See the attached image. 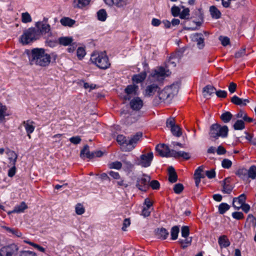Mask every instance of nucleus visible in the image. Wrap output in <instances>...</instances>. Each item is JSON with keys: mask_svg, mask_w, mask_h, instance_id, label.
Instances as JSON below:
<instances>
[{"mask_svg": "<svg viewBox=\"0 0 256 256\" xmlns=\"http://www.w3.org/2000/svg\"><path fill=\"white\" fill-rule=\"evenodd\" d=\"M29 62L30 65H36L40 66H48L50 62V54L46 53L44 48H34L31 51L28 50Z\"/></svg>", "mask_w": 256, "mask_h": 256, "instance_id": "obj_1", "label": "nucleus"}, {"mask_svg": "<svg viewBox=\"0 0 256 256\" xmlns=\"http://www.w3.org/2000/svg\"><path fill=\"white\" fill-rule=\"evenodd\" d=\"M90 60L98 68L102 70L107 69L110 65L106 52L94 53L91 56Z\"/></svg>", "mask_w": 256, "mask_h": 256, "instance_id": "obj_2", "label": "nucleus"}, {"mask_svg": "<svg viewBox=\"0 0 256 256\" xmlns=\"http://www.w3.org/2000/svg\"><path fill=\"white\" fill-rule=\"evenodd\" d=\"M228 132V127L226 126H221L218 124H214L210 127L209 134L210 138L216 140L219 137L226 138Z\"/></svg>", "mask_w": 256, "mask_h": 256, "instance_id": "obj_3", "label": "nucleus"}, {"mask_svg": "<svg viewBox=\"0 0 256 256\" xmlns=\"http://www.w3.org/2000/svg\"><path fill=\"white\" fill-rule=\"evenodd\" d=\"M38 38V32L34 28H30L21 36L20 42L23 44H27Z\"/></svg>", "mask_w": 256, "mask_h": 256, "instance_id": "obj_4", "label": "nucleus"}, {"mask_svg": "<svg viewBox=\"0 0 256 256\" xmlns=\"http://www.w3.org/2000/svg\"><path fill=\"white\" fill-rule=\"evenodd\" d=\"M154 158L152 152L142 154L137 158V164L144 168H148L151 164Z\"/></svg>", "mask_w": 256, "mask_h": 256, "instance_id": "obj_5", "label": "nucleus"}, {"mask_svg": "<svg viewBox=\"0 0 256 256\" xmlns=\"http://www.w3.org/2000/svg\"><path fill=\"white\" fill-rule=\"evenodd\" d=\"M150 180V176L143 174L142 177L138 178L136 180V186L140 190L146 192L149 188V183Z\"/></svg>", "mask_w": 256, "mask_h": 256, "instance_id": "obj_6", "label": "nucleus"}, {"mask_svg": "<svg viewBox=\"0 0 256 256\" xmlns=\"http://www.w3.org/2000/svg\"><path fill=\"white\" fill-rule=\"evenodd\" d=\"M142 132H138L132 136L128 140V146L124 148L123 151L130 152L132 150L136 147V144L142 138Z\"/></svg>", "mask_w": 256, "mask_h": 256, "instance_id": "obj_7", "label": "nucleus"}, {"mask_svg": "<svg viewBox=\"0 0 256 256\" xmlns=\"http://www.w3.org/2000/svg\"><path fill=\"white\" fill-rule=\"evenodd\" d=\"M36 26L38 28L36 32H38V36L40 34H48V36L52 34L50 32V26L49 24H46L44 22H37L36 24Z\"/></svg>", "mask_w": 256, "mask_h": 256, "instance_id": "obj_8", "label": "nucleus"}, {"mask_svg": "<svg viewBox=\"0 0 256 256\" xmlns=\"http://www.w3.org/2000/svg\"><path fill=\"white\" fill-rule=\"evenodd\" d=\"M18 250L17 246L15 244H11L8 246L2 247L0 252H2V256H12L16 254Z\"/></svg>", "mask_w": 256, "mask_h": 256, "instance_id": "obj_9", "label": "nucleus"}, {"mask_svg": "<svg viewBox=\"0 0 256 256\" xmlns=\"http://www.w3.org/2000/svg\"><path fill=\"white\" fill-rule=\"evenodd\" d=\"M166 76L168 74H166L165 68L163 67L158 68L152 74V77L159 82L164 80Z\"/></svg>", "mask_w": 256, "mask_h": 256, "instance_id": "obj_10", "label": "nucleus"}, {"mask_svg": "<svg viewBox=\"0 0 256 256\" xmlns=\"http://www.w3.org/2000/svg\"><path fill=\"white\" fill-rule=\"evenodd\" d=\"M143 101L139 97L132 98L130 102V108L136 111L140 110L143 106Z\"/></svg>", "mask_w": 256, "mask_h": 256, "instance_id": "obj_11", "label": "nucleus"}, {"mask_svg": "<svg viewBox=\"0 0 256 256\" xmlns=\"http://www.w3.org/2000/svg\"><path fill=\"white\" fill-rule=\"evenodd\" d=\"M34 122L30 120L24 121L22 124L24 127L27 134V136L30 139L31 138L30 134L34 132L35 129V126H34Z\"/></svg>", "mask_w": 256, "mask_h": 256, "instance_id": "obj_12", "label": "nucleus"}, {"mask_svg": "<svg viewBox=\"0 0 256 256\" xmlns=\"http://www.w3.org/2000/svg\"><path fill=\"white\" fill-rule=\"evenodd\" d=\"M156 150L162 157H168L170 152V148L165 144H159L156 147Z\"/></svg>", "mask_w": 256, "mask_h": 256, "instance_id": "obj_13", "label": "nucleus"}, {"mask_svg": "<svg viewBox=\"0 0 256 256\" xmlns=\"http://www.w3.org/2000/svg\"><path fill=\"white\" fill-rule=\"evenodd\" d=\"M246 196L244 194H242L238 198L233 199L232 206L236 210H240L242 204L246 202Z\"/></svg>", "mask_w": 256, "mask_h": 256, "instance_id": "obj_14", "label": "nucleus"}, {"mask_svg": "<svg viewBox=\"0 0 256 256\" xmlns=\"http://www.w3.org/2000/svg\"><path fill=\"white\" fill-rule=\"evenodd\" d=\"M192 40L197 42V46L199 48L202 49L204 46V38L201 33H196L192 36Z\"/></svg>", "mask_w": 256, "mask_h": 256, "instance_id": "obj_15", "label": "nucleus"}, {"mask_svg": "<svg viewBox=\"0 0 256 256\" xmlns=\"http://www.w3.org/2000/svg\"><path fill=\"white\" fill-rule=\"evenodd\" d=\"M128 0H110L106 2V4L109 6H114L118 8H124L128 4Z\"/></svg>", "mask_w": 256, "mask_h": 256, "instance_id": "obj_16", "label": "nucleus"}, {"mask_svg": "<svg viewBox=\"0 0 256 256\" xmlns=\"http://www.w3.org/2000/svg\"><path fill=\"white\" fill-rule=\"evenodd\" d=\"M160 88L155 84H152L146 86L145 90V95L150 96L154 94L156 92H158Z\"/></svg>", "mask_w": 256, "mask_h": 256, "instance_id": "obj_17", "label": "nucleus"}, {"mask_svg": "<svg viewBox=\"0 0 256 256\" xmlns=\"http://www.w3.org/2000/svg\"><path fill=\"white\" fill-rule=\"evenodd\" d=\"M80 156L82 159H85L86 158L92 159L94 158V152H90L89 150V146L88 145H86L80 150Z\"/></svg>", "mask_w": 256, "mask_h": 256, "instance_id": "obj_18", "label": "nucleus"}, {"mask_svg": "<svg viewBox=\"0 0 256 256\" xmlns=\"http://www.w3.org/2000/svg\"><path fill=\"white\" fill-rule=\"evenodd\" d=\"M203 171L202 166H199L194 172V179L195 180L196 186L198 187L200 182L202 178H204V176L202 174V172Z\"/></svg>", "mask_w": 256, "mask_h": 256, "instance_id": "obj_19", "label": "nucleus"}, {"mask_svg": "<svg viewBox=\"0 0 256 256\" xmlns=\"http://www.w3.org/2000/svg\"><path fill=\"white\" fill-rule=\"evenodd\" d=\"M216 88L212 85H207L203 88V96L206 98H209L212 94L216 92Z\"/></svg>", "mask_w": 256, "mask_h": 256, "instance_id": "obj_20", "label": "nucleus"}, {"mask_svg": "<svg viewBox=\"0 0 256 256\" xmlns=\"http://www.w3.org/2000/svg\"><path fill=\"white\" fill-rule=\"evenodd\" d=\"M231 102L234 104L240 106H246L250 102L248 99H242L236 96H233L231 98Z\"/></svg>", "mask_w": 256, "mask_h": 256, "instance_id": "obj_21", "label": "nucleus"}, {"mask_svg": "<svg viewBox=\"0 0 256 256\" xmlns=\"http://www.w3.org/2000/svg\"><path fill=\"white\" fill-rule=\"evenodd\" d=\"M168 232L165 228H158L156 230V236L158 238L166 240L168 238Z\"/></svg>", "mask_w": 256, "mask_h": 256, "instance_id": "obj_22", "label": "nucleus"}, {"mask_svg": "<svg viewBox=\"0 0 256 256\" xmlns=\"http://www.w3.org/2000/svg\"><path fill=\"white\" fill-rule=\"evenodd\" d=\"M74 39L72 36H62L58 38V42L64 46H68L72 44Z\"/></svg>", "mask_w": 256, "mask_h": 256, "instance_id": "obj_23", "label": "nucleus"}, {"mask_svg": "<svg viewBox=\"0 0 256 256\" xmlns=\"http://www.w3.org/2000/svg\"><path fill=\"white\" fill-rule=\"evenodd\" d=\"M230 182V178H225L224 180L223 181L222 192L224 193L229 194L232 192V191L233 189V186L232 185L229 184Z\"/></svg>", "mask_w": 256, "mask_h": 256, "instance_id": "obj_24", "label": "nucleus"}, {"mask_svg": "<svg viewBox=\"0 0 256 256\" xmlns=\"http://www.w3.org/2000/svg\"><path fill=\"white\" fill-rule=\"evenodd\" d=\"M61 24L64 26L72 27L76 23V20L69 17H63L60 20Z\"/></svg>", "mask_w": 256, "mask_h": 256, "instance_id": "obj_25", "label": "nucleus"}, {"mask_svg": "<svg viewBox=\"0 0 256 256\" xmlns=\"http://www.w3.org/2000/svg\"><path fill=\"white\" fill-rule=\"evenodd\" d=\"M146 72H143L139 74H134L132 77V80L134 82L138 84L142 82L146 78Z\"/></svg>", "mask_w": 256, "mask_h": 256, "instance_id": "obj_26", "label": "nucleus"}, {"mask_svg": "<svg viewBox=\"0 0 256 256\" xmlns=\"http://www.w3.org/2000/svg\"><path fill=\"white\" fill-rule=\"evenodd\" d=\"M168 180L170 182L174 183L177 181L178 176L173 167L170 166L168 168Z\"/></svg>", "mask_w": 256, "mask_h": 256, "instance_id": "obj_27", "label": "nucleus"}, {"mask_svg": "<svg viewBox=\"0 0 256 256\" xmlns=\"http://www.w3.org/2000/svg\"><path fill=\"white\" fill-rule=\"evenodd\" d=\"M116 141L118 142V144L122 146V150L124 148H126L127 146H128V140H127L126 136H124V135H118L116 138Z\"/></svg>", "mask_w": 256, "mask_h": 256, "instance_id": "obj_28", "label": "nucleus"}, {"mask_svg": "<svg viewBox=\"0 0 256 256\" xmlns=\"http://www.w3.org/2000/svg\"><path fill=\"white\" fill-rule=\"evenodd\" d=\"M6 106L0 102V122H4L6 116H8V114H6Z\"/></svg>", "mask_w": 256, "mask_h": 256, "instance_id": "obj_29", "label": "nucleus"}, {"mask_svg": "<svg viewBox=\"0 0 256 256\" xmlns=\"http://www.w3.org/2000/svg\"><path fill=\"white\" fill-rule=\"evenodd\" d=\"M218 242L221 248H226L230 245V242L227 236L225 235L220 236Z\"/></svg>", "mask_w": 256, "mask_h": 256, "instance_id": "obj_30", "label": "nucleus"}, {"mask_svg": "<svg viewBox=\"0 0 256 256\" xmlns=\"http://www.w3.org/2000/svg\"><path fill=\"white\" fill-rule=\"evenodd\" d=\"M210 12L212 17L214 18L218 19L221 16L220 12L214 6H210Z\"/></svg>", "mask_w": 256, "mask_h": 256, "instance_id": "obj_31", "label": "nucleus"}, {"mask_svg": "<svg viewBox=\"0 0 256 256\" xmlns=\"http://www.w3.org/2000/svg\"><path fill=\"white\" fill-rule=\"evenodd\" d=\"M91 0H74V6L77 8H82L88 5Z\"/></svg>", "mask_w": 256, "mask_h": 256, "instance_id": "obj_32", "label": "nucleus"}, {"mask_svg": "<svg viewBox=\"0 0 256 256\" xmlns=\"http://www.w3.org/2000/svg\"><path fill=\"white\" fill-rule=\"evenodd\" d=\"M122 162L123 164V168L126 172H130L134 168V164L130 161H128L126 158L122 160Z\"/></svg>", "mask_w": 256, "mask_h": 256, "instance_id": "obj_33", "label": "nucleus"}, {"mask_svg": "<svg viewBox=\"0 0 256 256\" xmlns=\"http://www.w3.org/2000/svg\"><path fill=\"white\" fill-rule=\"evenodd\" d=\"M236 174L244 180L248 179V170L245 168H239L236 172Z\"/></svg>", "mask_w": 256, "mask_h": 256, "instance_id": "obj_34", "label": "nucleus"}, {"mask_svg": "<svg viewBox=\"0 0 256 256\" xmlns=\"http://www.w3.org/2000/svg\"><path fill=\"white\" fill-rule=\"evenodd\" d=\"M27 208L28 206L24 202H22L20 204L14 207L12 212L16 213L23 212Z\"/></svg>", "mask_w": 256, "mask_h": 256, "instance_id": "obj_35", "label": "nucleus"}, {"mask_svg": "<svg viewBox=\"0 0 256 256\" xmlns=\"http://www.w3.org/2000/svg\"><path fill=\"white\" fill-rule=\"evenodd\" d=\"M232 118V114L230 112H225L220 116L221 120L224 123L229 122Z\"/></svg>", "mask_w": 256, "mask_h": 256, "instance_id": "obj_36", "label": "nucleus"}, {"mask_svg": "<svg viewBox=\"0 0 256 256\" xmlns=\"http://www.w3.org/2000/svg\"><path fill=\"white\" fill-rule=\"evenodd\" d=\"M179 232V226H175L172 227L170 231L171 239L172 240H176L178 238Z\"/></svg>", "mask_w": 256, "mask_h": 256, "instance_id": "obj_37", "label": "nucleus"}, {"mask_svg": "<svg viewBox=\"0 0 256 256\" xmlns=\"http://www.w3.org/2000/svg\"><path fill=\"white\" fill-rule=\"evenodd\" d=\"M256 178V166L254 165L252 166L248 170V178H250L252 180L255 179Z\"/></svg>", "mask_w": 256, "mask_h": 256, "instance_id": "obj_38", "label": "nucleus"}, {"mask_svg": "<svg viewBox=\"0 0 256 256\" xmlns=\"http://www.w3.org/2000/svg\"><path fill=\"white\" fill-rule=\"evenodd\" d=\"M98 19L102 22L106 20L107 17V14L105 10L101 9L97 12Z\"/></svg>", "mask_w": 256, "mask_h": 256, "instance_id": "obj_39", "label": "nucleus"}, {"mask_svg": "<svg viewBox=\"0 0 256 256\" xmlns=\"http://www.w3.org/2000/svg\"><path fill=\"white\" fill-rule=\"evenodd\" d=\"M170 131L172 134L176 137H180L182 134V129L178 125H176L172 128Z\"/></svg>", "mask_w": 256, "mask_h": 256, "instance_id": "obj_40", "label": "nucleus"}, {"mask_svg": "<svg viewBox=\"0 0 256 256\" xmlns=\"http://www.w3.org/2000/svg\"><path fill=\"white\" fill-rule=\"evenodd\" d=\"M230 208V206L226 203H221L218 206V212L220 214H224Z\"/></svg>", "mask_w": 256, "mask_h": 256, "instance_id": "obj_41", "label": "nucleus"}, {"mask_svg": "<svg viewBox=\"0 0 256 256\" xmlns=\"http://www.w3.org/2000/svg\"><path fill=\"white\" fill-rule=\"evenodd\" d=\"M235 130H242L245 128V125L242 120H237L233 126Z\"/></svg>", "mask_w": 256, "mask_h": 256, "instance_id": "obj_42", "label": "nucleus"}, {"mask_svg": "<svg viewBox=\"0 0 256 256\" xmlns=\"http://www.w3.org/2000/svg\"><path fill=\"white\" fill-rule=\"evenodd\" d=\"M4 228L8 232L11 233L17 237H20L22 236V234L18 229L12 228L7 226H6Z\"/></svg>", "mask_w": 256, "mask_h": 256, "instance_id": "obj_43", "label": "nucleus"}, {"mask_svg": "<svg viewBox=\"0 0 256 256\" xmlns=\"http://www.w3.org/2000/svg\"><path fill=\"white\" fill-rule=\"evenodd\" d=\"M179 54L177 53L172 54L170 57L169 60L168 62V66L172 64L174 67H175L176 66V62L173 60H178L179 58Z\"/></svg>", "mask_w": 256, "mask_h": 256, "instance_id": "obj_44", "label": "nucleus"}, {"mask_svg": "<svg viewBox=\"0 0 256 256\" xmlns=\"http://www.w3.org/2000/svg\"><path fill=\"white\" fill-rule=\"evenodd\" d=\"M122 164L121 162L118 161H116L114 162H112L108 164V167L110 168H114L116 170H120L122 168Z\"/></svg>", "mask_w": 256, "mask_h": 256, "instance_id": "obj_45", "label": "nucleus"}, {"mask_svg": "<svg viewBox=\"0 0 256 256\" xmlns=\"http://www.w3.org/2000/svg\"><path fill=\"white\" fill-rule=\"evenodd\" d=\"M32 20L30 14L27 12H24L22 14V21L24 23H28Z\"/></svg>", "mask_w": 256, "mask_h": 256, "instance_id": "obj_46", "label": "nucleus"}, {"mask_svg": "<svg viewBox=\"0 0 256 256\" xmlns=\"http://www.w3.org/2000/svg\"><path fill=\"white\" fill-rule=\"evenodd\" d=\"M138 88V86H136L134 85H128L125 88L124 90L126 93L128 94H130L135 92Z\"/></svg>", "mask_w": 256, "mask_h": 256, "instance_id": "obj_47", "label": "nucleus"}, {"mask_svg": "<svg viewBox=\"0 0 256 256\" xmlns=\"http://www.w3.org/2000/svg\"><path fill=\"white\" fill-rule=\"evenodd\" d=\"M190 16V10L188 8H184L180 12V18L181 19H188Z\"/></svg>", "mask_w": 256, "mask_h": 256, "instance_id": "obj_48", "label": "nucleus"}, {"mask_svg": "<svg viewBox=\"0 0 256 256\" xmlns=\"http://www.w3.org/2000/svg\"><path fill=\"white\" fill-rule=\"evenodd\" d=\"M77 56L79 60H82L86 55V51L84 48L79 47L76 51Z\"/></svg>", "mask_w": 256, "mask_h": 256, "instance_id": "obj_49", "label": "nucleus"}, {"mask_svg": "<svg viewBox=\"0 0 256 256\" xmlns=\"http://www.w3.org/2000/svg\"><path fill=\"white\" fill-rule=\"evenodd\" d=\"M184 187L182 184H176L174 186V191L176 194H180L184 190Z\"/></svg>", "mask_w": 256, "mask_h": 256, "instance_id": "obj_50", "label": "nucleus"}, {"mask_svg": "<svg viewBox=\"0 0 256 256\" xmlns=\"http://www.w3.org/2000/svg\"><path fill=\"white\" fill-rule=\"evenodd\" d=\"M192 239L188 240V238H186L185 240H179L178 242L181 244V247L182 248H186L188 246L191 244Z\"/></svg>", "mask_w": 256, "mask_h": 256, "instance_id": "obj_51", "label": "nucleus"}, {"mask_svg": "<svg viewBox=\"0 0 256 256\" xmlns=\"http://www.w3.org/2000/svg\"><path fill=\"white\" fill-rule=\"evenodd\" d=\"M182 236L184 238H187L190 234V228L188 226H183L181 230Z\"/></svg>", "mask_w": 256, "mask_h": 256, "instance_id": "obj_52", "label": "nucleus"}, {"mask_svg": "<svg viewBox=\"0 0 256 256\" xmlns=\"http://www.w3.org/2000/svg\"><path fill=\"white\" fill-rule=\"evenodd\" d=\"M171 12L172 16L176 17L180 16V9L177 6H173L171 8Z\"/></svg>", "mask_w": 256, "mask_h": 256, "instance_id": "obj_53", "label": "nucleus"}, {"mask_svg": "<svg viewBox=\"0 0 256 256\" xmlns=\"http://www.w3.org/2000/svg\"><path fill=\"white\" fill-rule=\"evenodd\" d=\"M26 243L29 244L30 245L32 246L33 247H34L35 248L37 249L38 250H39L41 252H45V248H44L43 247L40 246V245H38L36 244H35L34 242H31L26 241Z\"/></svg>", "mask_w": 256, "mask_h": 256, "instance_id": "obj_54", "label": "nucleus"}, {"mask_svg": "<svg viewBox=\"0 0 256 256\" xmlns=\"http://www.w3.org/2000/svg\"><path fill=\"white\" fill-rule=\"evenodd\" d=\"M232 165V162L228 159L225 158L222 162V166L224 168H229Z\"/></svg>", "mask_w": 256, "mask_h": 256, "instance_id": "obj_55", "label": "nucleus"}, {"mask_svg": "<svg viewBox=\"0 0 256 256\" xmlns=\"http://www.w3.org/2000/svg\"><path fill=\"white\" fill-rule=\"evenodd\" d=\"M219 40H220L222 44L224 46H226L230 44V38L227 36H220Z\"/></svg>", "mask_w": 256, "mask_h": 256, "instance_id": "obj_56", "label": "nucleus"}, {"mask_svg": "<svg viewBox=\"0 0 256 256\" xmlns=\"http://www.w3.org/2000/svg\"><path fill=\"white\" fill-rule=\"evenodd\" d=\"M84 208L80 204H76V212L78 215H81L84 212Z\"/></svg>", "mask_w": 256, "mask_h": 256, "instance_id": "obj_57", "label": "nucleus"}, {"mask_svg": "<svg viewBox=\"0 0 256 256\" xmlns=\"http://www.w3.org/2000/svg\"><path fill=\"white\" fill-rule=\"evenodd\" d=\"M149 183V186H150L153 190H158L160 188V182L156 180H152Z\"/></svg>", "mask_w": 256, "mask_h": 256, "instance_id": "obj_58", "label": "nucleus"}, {"mask_svg": "<svg viewBox=\"0 0 256 256\" xmlns=\"http://www.w3.org/2000/svg\"><path fill=\"white\" fill-rule=\"evenodd\" d=\"M232 216L233 218L240 220L244 218V215L242 212H236L232 213Z\"/></svg>", "mask_w": 256, "mask_h": 256, "instance_id": "obj_59", "label": "nucleus"}, {"mask_svg": "<svg viewBox=\"0 0 256 256\" xmlns=\"http://www.w3.org/2000/svg\"><path fill=\"white\" fill-rule=\"evenodd\" d=\"M246 134V138L253 145L256 146V140L253 138V136L248 134L247 132H245Z\"/></svg>", "mask_w": 256, "mask_h": 256, "instance_id": "obj_60", "label": "nucleus"}, {"mask_svg": "<svg viewBox=\"0 0 256 256\" xmlns=\"http://www.w3.org/2000/svg\"><path fill=\"white\" fill-rule=\"evenodd\" d=\"M175 120L173 118H170L167 119L166 122V126L168 128H172L175 126L176 124H175Z\"/></svg>", "mask_w": 256, "mask_h": 256, "instance_id": "obj_61", "label": "nucleus"}, {"mask_svg": "<svg viewBox=\"0 0 256 256\" xmlns=\"http://www.w3.org/2000/svg\"><path fill=\"white\" fill-rule=\"evenodd\" d=\"M46 44L47 46L54 48L57 45L58 41L56 40L47 39L46 41Z\"/></svg>", "mask_w": 256, "mask_h": 256, "instance_id": "obj_62", "label": "nucleus"}, {"mask_svg": "<svg viewBox=\"0 0 256 256\" xmlns=\"http://www.w3.org/2000/svg\"><path fill=\"white\" fill-rule=\"evenodd\" d=\"M69 140L71 143L74 144H80L82 140L80 136H72L70 138Z\"/></svg>", "mask_w": 256, "mask_h": 256, "instance_id": "obj_63", "label": "nucleus"}, {"mask_svg": "<svg viewBox=\"0 0 256 256\" xmlns=\"http://www.w3.org/2000/svg\"><path fill=\"white\" fill-rule=\"evenodd\" d=\"M20 256H37L36 254L32 251L24 250L20 252Z\"/></svg>", "mask_w": 256, "mask_h": 256, "instance_id": "obj_64", "label": "nucleus"}]
</instances>
